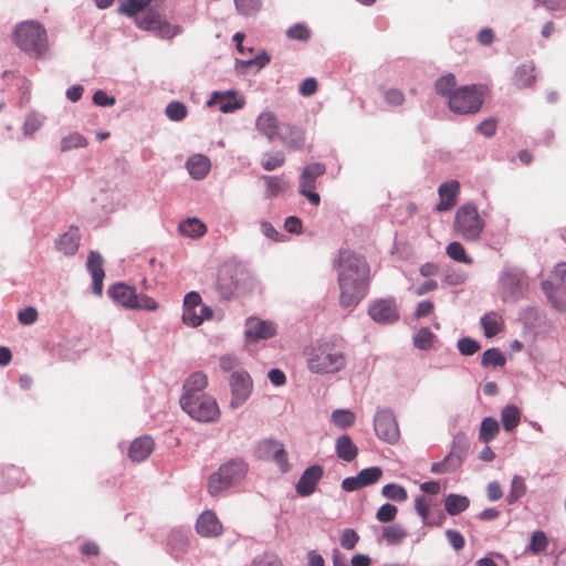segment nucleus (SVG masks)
<instances>
[{
  "label": "nucleus",
  "instance_id": "37",
  "mask_svg": "<svg viewBox=\"0 0 566 566\" xmlns=\"http://www.w3.org/2000/svg\"><path fill=\"white\" fill-rule=\"evenodd\" d=\"M408 536L407 530L400 524L384 527L382 538L389 545H398Z\"/></svg>",
  "mask_w": 566,
  "mask_h": 566
},
{
  "label": "nucleus",
  "instance_id": "45",
  "mask_svg": "<svg viewBox=\"0 0 566 566\" xmlns=\"http://www.w3.org/2000/svg\"><path fill=\"white\" fill-rule=\"evenodd\" d=\"M87 146L86 138L78 134V133H72L61 140V150L62 151H69L76 148H82Z\"/></svg>",
  "mask_w": 566,
  "mask_h": 566
},
{
  "label": "nucleus",
  "instance_id": "15",
  "mask_svg": "<svg viewBox=\"0 0 566 566\" xmlns=\"http://www.w3.org/2000/svg\"><path fill=\"white\" fill-rule=\"evenodd\" d=\"M369 316L379 324H391L399 318L397 306L391 298L374 301L368 308Z\"/></svg>",
  "mask_w": 566,
  "mask_h": 566
},
{
  "label": "nucleus",
  "instance_id": "62",
  "mask_svg": "<svg viewBox=\"0 0 566 566\" xmlns=\"http://www.w3.org/2000/svg\"><path fill=\"white\" fill-rule=\"evenodd\" d=\"M430 503L424 496H418L415 500V509L417 513L421 516L424 524L428 523Z\"/></svg>",
  "mask_w": 566,
  "mask_h": 566
},
{
  "label": "nucleus",
  "instance_id": "7",
  "mask_svg": "<svg viewBox=\"0 0 566 566\" xmlns=\"http://www.w3.org/2000/svg\"><path fill=\"white\" fill-rule=\"evenodd\" d=\"M483 228L484 221L479 216L475 206L467 203L458 209L454 218V229L464 240H478Z\"/></svg>",
  "mask_w": 566,
  "mask_h": 566
},
{
  "label": "nucleus",
  "instance_id": "8",
  "mask_svg": "<svg viewBox=\"0 0 566 566\" xmlns=\"http://www.w3.org/2000/svg\"><path fill=\"white\" fill-rule=\"evenodd\" d=\"M212 317V310L202 303L198 292H189L184 300L182 322L190 327H198Z\"/></svg>",
  "mask_w": 566,
  "mask_h": 566
},
{
  "label": "nucleus",
  "instance_id": "23",
  "mask_svg": "<svg viewBox=\"0 0 566 566\" xmlns=\"http://www.w3.org/2000/svg\"><path fill=\"white\" fill-rule=\"evenodd\" d=\"M460 184L457 180H450L441 184L438 189L439 203L436 206L437 211H448L457 205Z\"/></svg>",
  "mask_w": 566,
  "mask_h": 566
},
{
  "label": "nucleus",
  "instance_id": "63",
  "mask_svg": "<svg viewBox=\"0 0 566 566\" xmlns=\"http://www.w3.org/2000/svg\"><path fill=\"white\" fill-rule=\"evenodd\" d=\"M446 536L450 543V545L455 549L460 551L464 547L465 541L464 537L461 535L460 532L455 530H448L446 532Z\"/></svg>",
  "mask_w": 566,
  "mask_h": 566
},
{
  "label": "nucleus",
  "instance_id": "51",
  "mask_svg": "<svg viewBox=\"0 0 566 566\" xmlns=\"http://www.w3.org/2000/svg\"><path fill=\"white\" fill-rule=\"evenodd\" d=\"M526 492V485L522 476L515 475L511 482V490L509 494V503L512 504L524 496Z\"/></svg>",
  "mask_w": 566,
  "mask_h": 566
},
{
  "label": "nucleus",
  "instance_id": "25",
  "mask_svg": "<svg viewBox=\"0 0 566 566\" xmlns=\"http://www.w3.org/2000/svg\"><path fill=\"white\" fill-rule=\"evenodd\" d=\"M107 293L119 305L129 310H134L137 296V293L134 287L128 286L124 283H117L112 285L108 289Z\"/></svg>",
  "mask_w": 566,
  "mask_h": 566
},
{
  "label": "nucleus",
  "instance_id": "28",
  "mask_svg": "<svg viewBox=\"0 0 566 566\" xmlns=\"http://www.w3.org/2000/svg\"><path fill=\"white\" fill-rule=\"evenodd\" d=\"M258 130L273 140L279 135V122L273 112L266 111L259 115L256 119Z\"/></svg>",
  "mask_w": 566,
  "mask_h": 566
},
{
  "label": "nucleus",
  "instance_id": "54",
  "mask_svg": "<svg viewBox=\"0 0 566 566\" xmlns=\"http://www.w3.org/2000/svg\"><path fill=\"white\" fill-rule=\"evenodd\" d=\"M398 513L397 506L390 503L381 505L376 512V518L381 523L392 522Z\"/></svg>",
  "mask_w": 566,
  "mask_h": 566
},
{
  "label": "nucleus",
  "instance_id": "20",
  "mask_svg": "<svg viewBox=\"0 0 566 566\" xmlns=\"http://www.w3.org/2000/svg\"><path fill=\"white\" fill-rule=\"evenodd\" d=\"M207 104L209 106L219 105L220 112L230 113L242 108L244 99L239 98L234 91L213 92Z\"/></svg>",
  "mask_w": 566,
  "mask_h": 566
},
{
  "label": "nucleus",
  "instance_id": "36",
  "mask_svg": "<svg viewBox=\"0 0 566 566\" xmlns=\"http://www.w3.org/2000/svg\"><path fill=\"white\" fill-rule=\"evenodd\" d=\"M500 424L493 417H486L480 424L479 438L482 442H491L499 433Z\"/></svg>",
  "mask_w": 566,
  "mask_h": 566
},
{
  "label": "nucleus",
  "instance_id": "58",
  "mask_svg": "<svg viewBox=\"0 0 566 566\" xmlns=\"http://www.w3.org/2000/svg\"><path fill=\"white\" fill-rule=\"evenodd\" d=\"M359 539L358 534L350 528L345 530L340 535V545L345 549H353Z\"/></svg>",
  "mask_w": 566,
  "mask_h": 566
},
{
  "label": "nucleus",
  "instance_id": "60",
  "mask_svg": "<svg viewBox=\"0 0 566 566\" xmlns=\"http://www.w3.org/2000/svg\"><path fill=\"white\" fill-rule=\"evenodd\" d=\"M135 304L134 310L156 311L158 308L157 302L147 295L137 294Z\"/></svg>",
  "mask_w": 566,
  "mask_h": 566
},
{
  "label": "nucleus",
  "instance_id": "12",
  "mask_svg": "<svg viewBox=\"0 0 566 566\" xmlns=\"http://www.w3.org/2000/svg\"><path fill=\"white\" fill-rule=\"evenodd\" d=\"M326 172V167L321 163H313L304 167L300 179V193L308 199V201L318 206L321 197L315 192V180Z\"/></svg>",
  "mask_w": 566,
  "mask_h": 566
},
{
  "label": "nucleus",
  "instance_id": "56",
  "mask_svg": "<svg viewBox=\"0 0 566 566\" xmlns=\"http://www.w3.org/2000/svg\"><path fill=\"white\" fill-rule=\"evenodd\" d=\"M458 349L462 355L471 356L480 349V344L469 337H464L458 342Z\"/></svg>",
  "mask_w": 566,
  "mask_h": 566
},
{
  "label": "nucleus",
  "instance_id": "50",
  "mask_svg": "<svg viewBox=\"0 0 566 566\" xmlns=\"http://www.w3.org/2000/svg\"><path fill=\"white\" fill-rule=\"evenodd\" d=\"M312 32L310 28L303 23H296L286 30V36L290 40L306 42L310 40Z\"/></svg>",
  "mask_w": 566,
  "mask_h": 566
},
{
  "label": "nucleus",
  "instance_id": "13",
  "mask_svg": "<svg viewBox=\"0 0 566 566\" xmlns=\"http://www.w3.org/2000/svg\"><path fill=\"white\" fill-rule=\"evenodd\" d=\"M501 293L506 297H515L523 294L527 289V277L518 269H505L500 279Z\"/></svg>",
  "mask_w": 566,
  "mask_h": 566
},
{
  "label": "nucleus",
  "instance_id": "1",
  "mask_svg": "<svg viewBox=\"0 0 566 566\" xmlns=\"http://www.w3.org/2000/svg\"><path fill=\"white\" fill-rule=\"evenodd\" d=\"M339 287V305L355 307L366 296L370 283V266L359 253L343 249L334 261Z\"/></svg>",
  "mask_w": 566,
  "mask_h": 566
},
{
  "label": "nucleus",
  "instance_id": "35",
  "mask_svg": "<svg viewBox=\"0 0 566 566\" xmlns=\"http://www.w3.org/2000/svg\"><path fill=\"white\" fill-rule=\"evenodd\" d=\"M207 384L208 379L203 373H193L184 384V395H202L200 391L207 386Z\"/></svg>",
  "mask_w": 566,
  "mask_h": 566
},
{
  "label": "nucleus",
  "instance_id": "42",
  "mask_svg": "<svg viewBox=\"0 0 566 566\" xmlns=\"http://www.w3.org/2000/svg\"><path fill=\"white\" fill-rule=\"evenodd\" d=\"M446 252L449 258L457 262H461L468 265L473 263V260L467 255L464 247L458 241L449 243L447 245Z\"/></svg>",
  "mask_w": 566,
  "mask_h": 566
},
{
  "label": "nucleus",
  "instance_id": "59",
  "mask_svg": "<svg viewBox=\"0 0 566 566\" xmlns=\"http://www.w3.org/2000/svg\"><path fill=\"white\" fill-rule=\"evenodd\" d=\"M36 319H38V311L35 307L29 306V307L21 310L18 313V321L22 325H31V324L35 323Z\"/></svg>",
  "mask_w": 566,
  "mask_h": 566
},
{
  "label": "nucleus",
  "instance_id": "55",
  "mask_svg": "<svg viewBox=\"0 0 566 566\" xmlns=\"http://www.w3.org/2000/svg\"><path fill=\"white\" fill-rule=\"evenodd\" d=\"M547 545L548 541L544 532L537 531L533 533L530 543V549L533 553L537 554L544 552L547 548Z\"/></svg>",
  "mask_w": 566,
  "mask_h": 566
},
{
  "label": "nucleus",
  "instance_id": "39",
  "mask_svg": "<svg viewBox=\"0 0 566 566\" xmlns=\"http://www.w3.org/2000/svg\"><path fill=\"white\" fill-rule=\"evenodd\" d=\"M434 88L439 95L448 97V101H450V95L458 88L455 76L453 74H446L439 77L436 81Z\"/></svg>",
  "mask_w": 566,
  "mask_h": 566
},
{
  "label": "nucleus",
  "instance_id": "9",
  "mask_svg": "<svg viewBox=\"0 0 566 566\" xmlns=\"http://www.w3.org/2000/svg\"><path fill=\"white\" fill-rule=\"evenodd\" d=\"M468 449V438L463 433H458L453 439L451 451L444 457L442 461L431 464V472L434 474L454 472L462 464L463 455Z\"/></svg>",
  "mask_w": 566,
  "mask_h": 566
},
{
  "label": "nucleus",
  "instance_id": "10",
  "mask_svg": "<svg viewBox=\"0 0 566 566\" xmlns=\"http://www.w3.org/2000/svg\"><path fill=\"white\" fill-rule=\"evenodd\" d=\"M244 275L245 272L237 265H222L219 269L217 276V290L220 294V297L223 300L231 298L234 292L238 290Z\"/></svg>",
  "mask_w": 566,
  "mask_h": 566
},
{
  "label": "nucleus",
  "instance_id": "19",
  "mask_svg": "<svg viewBox=\"0 0 566 566\" xmlns=\"http://www.w3.org/2000/svg\"><path fill=\"white\" fill-rule=\"evenodd\" d=\"M136 24L139 29L146 31H156L161 36L170 38L174 35L171 31V25L164 21L159 13L155 11H148L142 18L136 19Z\"/></svg>",
  "mask_w": 566,
  "mask_h": 566
},
{
  "label": "nucleus",
  "instance_id": "43",
  "mask_svg": "<svg viewBox=\"0 0 566 566\" xmlns=\"http://www.w3.org/2000/svg\"><path fill=\"white\" fill-rule=\"evenodd\" d=\"M381 494L392 501L405 502L408 499L407 490L395 483H389L382 486Z\"/></svg>",
  "mask_w": 566,
  "mask_h": 566
},
{
  "label": "nucleus",
  "instance_id": "57",
  "mask_svg": "<svg viewBox=\"0 0 566 566\" xmlns=\"http://www.w3.org/2000/svg\"><path fill=\"white\" fill-rule=\"evenodd\" d=\"M384 97L389 105L400 106L405 103V94L398 88H388L384 92Z\"/></svg>",
  "mask_w": 566,
  "mask_h": 566
},
{
  "label": "nucleus",
  "instance_id": "24",
  "mask_svg": "<svg viewBox=\"0 0 566 566\" xmlns=\"http://www.w3.org/2000/svg\"><path fill=\"white\" fill-rule=\"evenodd\" d=\"M86 268L93 279V292L96 295H101L103 291V280L105 277L102 255L96 251H91L87 258Z\"/></svg>",
  "mask_w": 566,
  "mask_h": 566
},
{
  "label": "nucleus",
  "instance_id": "18",
  "mask_svg": "<svg viewBox=\"0 0 566 566\" xmlns=\"http://www.w3.org/2000/svg\"><path fill=\"white\" fill-rule=\"evenodd\" d=\"M276 333V326L270 321L250 317L245 322V337L250 342L269 339Z\"/></svg>",
  "mask_w": 566,
  "mask_h": 566
},
{
  "label": "nucleus",
  "instance_id": "3",
  "mask_svg": "<svg viewBox=\"0 0 566 566\" xmlns=\"http://www.w3.org/2000/svg\"><path fill=\"white\" fill-rule=\"evenodd\" d=\"M486 88L482 84L458 87L448 101L450 111L454 114L469 115L480 112Z\"/></svg>",
  "mask_w": 566,
  "mask_h": 566
},
{
  "label": "nucleus",
  "instance_id": "21",
  "mask_svg": "<svg viewBox=\"0 0 566 566\" xmlns=\"http://www.w3.org/2000/svg\"><path fill=\"white\" fill-rule=\"evenodd\" d=\"M196 528L203 537H218L223 532L222 524L212 511H205L199 515Z\"/></svg>",
  "mask_w": 566,
  "mask_h": 566
},
{
  "label": "nucleus",
  "instance_id": "30",
  "mask_svg": "<svg viewBox=\"0 0 566 566\" xmlns=\"http://www.w3.org/2000/svg\"><path fill=\"white\" fill-rule=\"evenodd\" d=\"M187 169L195 179H202L210 170V160L203 155H193L187 161Z\"/></svg>",
  "mask_w": 566,
  "mask_h": 566
},
{
  "label": "nucleus",
  "instance_id": "34",
  "mask_svg": "<svg viewBox=\"0 0 566 566\" xmlns=\"http://www.w3.org/2000/svg\"><path fill=\"white\" fill-rule=\"evenodd\" d=\"M470 501L460 494H449L444 500V507L449 515H458L469 507Z\"/></svg>",
  "mask_w": 566,
  "mask_h": 566
},
{
  "label": "nucleus",
  "instance_id": "53",
  "mask_svg": "<svg viewBox=\"0 0 566 566\" xmlns=\"http://www.w3.org/2000/svg\"><path fill=\"white\" fill-rule=\"evenodd\" d=\"M237 11L242 15H253L261 8V0H234Z\"/></svg>",
  "mask_w": 566,
  "mask_h": 566
},
{
  "label": "nucleus",
  "instance_id": "26",
  "mask_svg": "<svg viewBox=\"0 0 566 566\" xmlns=\"http://www.w3.org/2000/svg\"><path fill=\"white\" fill-rule=\"evenodd\" d=\"M155 442L151 437L144 436L136 438L129 447V458L135 462L146 460L154 451Z\"/></svg>",
  "mask_w": 566,
  "mask_h": 566
},
{
  "label": "nucleus",
  "instance_id": "48",
  "mask_svg": "<svg viewBox=\"0 0 566 566\" xmlns=\"http://www.w3.org/2000/svg\"><path fill=\"white\" fill-rule=\"evenodd\" d=\"M434 334L427 327L421 328L413 337V344L417 348L427 350L432 347Z\"/></svg>",
  "mask_w": 566,
  "mask_h": 566
},
{
  "label": "nucleus",
  "instance_id": "14",
  "mask_svg": "<svg viewBox=\"0 0 566 566\" xmlns=\"http://www.w3.org/2000/svg\"><path fill=\"white\" fill-rule=\"evenodd\" d=\"M256 452L260 459L274 461L282 472L289 471L287 453L282 443L274 440H264L259 443Z\"/></svg>",
  "mask_w": 566,
  "mask_h": 566
},
{
  "label": "nucleus",
  "instance_id": "17",
  "mask_svg": "<svg viewBox=\"0 0 566 566\" xmlns=\"http://www.w3.org/2000/svg\"><path fill=\"white\" fill-rule=\"evenodd\" d=\"M230 385L232 390L231 407L237 408L250 396L252 389V380L248 373L235 371L231 376Z\"/></svg>",
  "mask_w": 566,
  "mask_h": 566
},
{
  "label": "nucleus",
  "instance_id": "38",
  "mask_svg": "<svg viewBox=\"0 0 566 566\" xmlns=\"http://www.w3.org/2000/svg\"><path fill=\"white\" fill-rule=\"evenodd\" d=\"M501 420L506 431L514 430L521 420V412L514 405H509L501 412Z\"/></svg>",
  "mask_w": 566,
  "mask_h": 566
},
{
  "label": "nucleus",
  "instance_id": "31",
  "mask_svg": "<svg viewBox=\"0 0 566 566\" xmlns=\"http://www.w3.org/2000/svg\"><path fill=\"white\" fill-rule=\"evenodd\" d=\"M262 180L265 184L269 198H276L290 188V182L283 176H263Z\"/></svg>",
  "mask_w": 566,
  "mask_h": 566
},
{
  "label": "nucleus",
  "instance_id": "33",
  "mask_svg": "<svg viewBox=\"0 0 566 566\" xmlns=\"http://www.w3.org/2000/svg\"><path fill=\"white\" fill-rule=\"evenodd\" d=\"M179 230L184 235L197 239L206 233L207 227L199 219L189 218L179 224Z\"/></svg>",
  "mask_w": 566,
  "mask_h": 566
},
{
  "label": "nucleus",
  "instance_id": "49",
  "mask_svg": "<svg viewBox=\"0 0 566 566\" xmlns=\"http://www.w3.org/2000/svg\"><path fill=\"white\" fill-rule=\"evenodd\" d=\"M482 365L489 366H503L505 364L504 355L496 348H489L482 355Z\"/></svg>",
  "mask_w": 566,
  "mask_h": 566
},
{
  "label": "nucleus",
  "instance_id": "6",
  "mask_svg": "<svg viewBox=\"0 0 566 566\" xmlns=\"http://www.w3.org/2000/svg\"><path fill=\"white\" fill-rule=\"evenodd\" d=\"M15 43L23 51L41 55L48 46L44 28L35 22H24L15 29Z\"/></svg>",
  "mask_w": 566,
  "mask_h": 566
},
{
  "label": "nucleus",
  "instance_id": "41",
  "mask_svg": "<svg viewBox=\"0 0 566 566\" xmlns=\"http://www.w3.org/2000/svg\"><path fill=\"white\" fill-rule=\"evenodd\" d=\"M356 416L348 409H337L332 413L333 423L339 429H346L355 423Z\"/></svg>",
  "mask_w": 566,
  "mask_h": 566
},
{
  "label": "nucleus",
  "instance_id": "27",
  "mask_svg": "<svg viewBox=\"0 0 566 566\" xmlns=\"http://www.w3.org/2000/svg\"><path fill=\"white\" fill-rule=\"evenodd\" d=\"M80 230L72 227L56 241V249L65 255H74L80 247Z\"/></svg>",
  "mask_w": 566,
  "mask_h": 566
},
{
  "label": "nucleus",
  "instance_id": "16",
  "mask_svg": "<svg viewBox=\"0 0 566 566\" xmlns=\"http://www.w3.org/2000/svg\"><path fill=\"white\" fill-rule=\"evenodd\" d=\"M324 475V469L319 464H313L304 470L295 484V491L300 496L312 495Z\"/></svg>",
  "mask_w": 566,
  "mask_h": 566
},
{
  "label": "nucleus",
  "instance_id": "47",
  "mask_svg": "<svg viewBox=\"0 0 566 566\" xmlns=\"http://www.w3.org/2000/svg\"><path fill=\"white\" fill-rule=\"evenodd\" d=\"M165 113L170 120L180 122L186 118L188 111L184 103L175 101L167 105Z\"/></svg>",
  "mask_w": 566,
  "mask_h": 566
},
{
  "label": "nucleus",
  "instance_id": "29",
  "mask_svg": "<svg viewBox=\"0 0 566 566\" xmlns=\"http://www.w3.org/2000/svg\"><path fill=\"white\" fill-rule=\"evenodd\" d=\"M336 454L339 459L352 462L358 454V448L347 434L339 436L335 443Z\"/></svg>",
  "mask_w": 566,
  "mask_h": 566
},
{
  "label": "nucleus",
  "instance_id": "40",
  "mask_svg": "<svg viewBox=\"0 0 566 566\" xmlns=\"http://www.w3.org/2000/svg\"><path fill=\"white\" fill-rule=\"evenodd\" d=\"M481 325L486 337H493L501 332L502 319L495 313H490L481 318Z\"/></svg>",
  "mask_w": 566,
  "mask_h": 566
},
{
  "label": "nucleus",
  "instance_id": "2",
  "mask_svg": "<svg viewBox=\"0 0 566 566\" xmlns=\"http://www.w3.org/2000/svg\"><path fill=\"white\" fill-rule=\"evenodd\" d=\"M307 369L316 375H334L342 371L347 364L343 348L332 342H319L305 350Z\"/></svg>",
  "mask_w": 566,
  "mask_h": 566
},
{
  "label": "nucleus",
  "instance_id": "64",
  "mask_svg": "<svg viewBox=\"0 0 566 566\" xmlns=\"http://www.w3.org/2000/svg\"><path fill=\"white\" fill-rule=\"evenodd\" d=\"M317 91V82L314 77H306L298 86L302 96H312Z\"/></svg>",
  "mask_w": 566,
  "mask_h": 566
},
{
  "label": "nucleus",
  "instance_id": "52",
  "mask_svg": "<svg viewBox=\"0 0 566 566\" xmlns=\"http://www.w3.org/2000/svg\"><path fill=\"white\" fill-rule=\"evenodd\" d=\"M285 163V156L283 153L277 151L275 154H268L264 156V158L261 161V166L266 171L275 170L280 167H282Z\"/></svg>",
  "mask_w": 566,
  "mask_h": 566
},
{
  "label": "nucleus",
  "instance_id": "46",
  "mask_svg": "<svg viewBox=\"0 0 566 566\" xmlns=\"http://www.w3.org/2000/svg\"><path fill=\"white\" fill-rule=\"evenodd\" d=\"M357 475L363 488H366L379 481L382 470L379 467H370L363 469Z\"/></svg>",
  "mask_w": 566,
  "mask_h": 566
},
{
  "label": "nucleus",
  "instance_id": "32",
  "mask_svg": "<svg viewBox=\"0 0 566 566\" xmlns=\"http://www.w3.org/2000/svg\"><path fill=\"white\" fill-rule=\"evenodd\" d=\"M535 81L534 66L531 64L520 65L514 73L513 82L517 88L528 87Z\"/></svg>",
  "mask_w": 566,
  "mask_h": 566
},
{
  "label": "nucleus",
  "instance_id": "5",
  "mask_svg": "<svg viewBox=\"0 0 566 566\" xmlns=\"http://www.w3.org/2000/svg\"><path fill=\"white\" fill-rule=\"evenodd\" d=\"M180 406L191 418L202 422L214 421L220 415L217 401L206 394L182 395Z\"/></svg>",
  "mask_w": 566,
  "mask_h": 566
},
{
  "label": "nucleus",
  "instance_id": "4",
  "mask_svg": "<svg viewBox=\"0 0 566 566\" xmlns=\"http://www.w3.org/2000/svg\"><path fill=\"white\" fill-rule=\"evenodd\" d=\"M248 472V464L241 459H234L222 464L212 473L208 481V492L218 495L220 492L240 482Z\"/></svg>",
  "mask_w": 566,
  "mask_h": 566
},
{
  "label": "nucleus",
  "instance_id": "11",
  "mask_svg": "<svg viewBox=\"0 0 566 566\" xmlns=\"http://www.w3.org/2000/svg\"><path fill=\"white\" fill-rule=\"evenodd\" d=\"M374 429L376 436L389 444L397 443L400 438V431L396 417L389 409L377 411L374 419Z\"/></svg>",
  "mask_w": 566,
  "mask_h": 566
},
{
  "label": "nucleus",
  "instance_id": "22",
  "mask_svg": "<svg viewBox=\"0 0 566 566\" xmlns=\"http://www.w3.org/2000/svg\"><path fill=\"white\" fill-rule=\"evenodd\" d=\"M554 275L559 279L560 283L554 291V284L549 281H544L542 283V287L547 295V297L552 301L553 305L559 310H566V304L558 303L555 300V293H566V263L557 264L554 269Z\"/></svg>",
  "mask_w": 566,
  "mask_h": 566
},
{
  "label": "nucleus",
  "instance_id": "44",
  "mask_svg": "<svg viewBox=\"0 0 566 566\" xmlns=\"http://www.w3.org/2000/svg\"><path fill=\"white\" fill-rule=\"evenodd\" d=\"M151 0H126L123 1L118 11L127 17H135L143 11Z\"/></svg>",
  "mask_w": 566,
  "mask_h": 566
},
{
  "label": "nucleus",
  "instance_id": "61",
  "mask_svg": "<svg viewBox=\"0 0 566 566\" xmlns=\"http://www.w3.org/2000/svg\"><path fill=\"white\" fill-rule=\"evenodd\" d=\"M496 127L497 120L495 118H488L478 125L476 130L485 137H492L496 132Z\"/></svg>",
  "mask_w": 566,
  "mask_h": 566
}]
</instances>
